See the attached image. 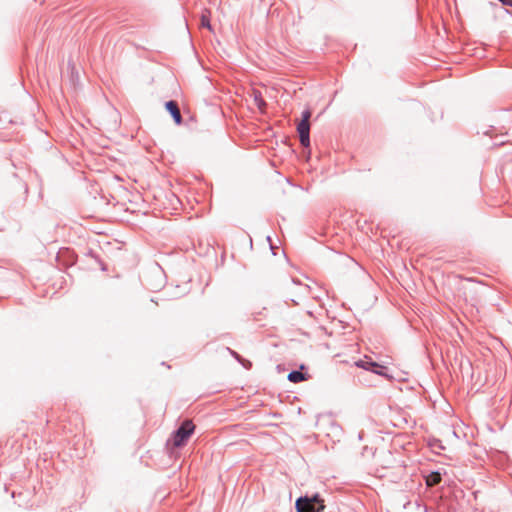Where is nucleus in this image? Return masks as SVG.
<instances>
[{"label":"nucleus","mask_w":512,"mask_h":512,"mask_svg":"<svg viewBox=\"0 0 512 512\" xmlns=\"http://www.w3.org/2000/svg\"><path fill=\"white\" fill-rule=\"evenodd\" d=\"M311 111L306 109L302 112V119L297 125V132L299 134V140L303 147L310 146V120Z\"/></svg>","instance_id":"nucleus-1"},{"label":"nucleus","mask_w":512,"mask_h":512,"mask_svg":"<svg viewBox=\"0 0 512 512\" xmlns=\"http://www.w3.org/2000/svg\"><path fill=\"white\" fill-rule=\"evenodd\" d=\"M194 424L191 420L184 421L173 435V444L176 447L183 446L194 431Z\"/></svg>","instance_id":"nucleus-2"},{"label":"nucleus","mask_w":512,"mask_h":512,"mask_svg":"<svg viewBox=\"0 0 512 512\" xmlns=\"http://www.w3.org/2000/svg\"><path fill=\"white\" fill-rule=\"evenodd\" d=\"M302 499H307L309 502V506H304L305 509L308 510H317V511H323L325 506L323 504V501L319 498L318 495H314L313 497H301Z\"/></svg>","instance_id":"nucleus-3"},{"label":"nucleus","mask_w":512,"mask_h":512,"mask_svg":"<svg viewBox=\"0 0 512 512\" xmlns=\"http://www.w3.org/2000/svg\"><path fill=\"white\" fill-rule=\"evenodd\" d=\"M166 109L170 112V114L172 115L176 124H181L182 116H181V113H180L177 103L172 100L168 101L166 103Z\"/></svg>","instance_id":"nucleus-4"},{"label":"nucleus","mask_w":512,"mask_h":512,"mask_svg":"<svg viewBox=\"0 0 512 512\" xmlns=\"http://www.w3.org/2000/svg\"><path fill=\"white\" fill-rule=\"evenodd\" d=\"M355 364L357 367L363 368L365 370H372L373 368L379 367L376 362L372 361L367 356L364 359L357 361Z\"/></svg>","instance_id":"nucleus-5"},{"label":"nucleus","mask_w":512,"mask_h":512,"mask_svg":"<svg viewBox=\"0 0 512 512\" xmlns=\"http://www.w3.org/2000/svg\"><path fill=\"white\" fill-rule=\"evenodd\" d=\"M441 481V474L439 472H431L426 477V484L430 487L439 484Z\"/></svg>","instance_id":"nucleus-6"},{"label":"nucleus","mask_w":512,"mask_h":512,"mask_svg":"<svg viewBox=\"0 0 512 512\" xmlns=\"http://www.w3.org/2000/svg\"><path fill=\"white\" fill-rule=\"evenodd\" d=\"M309 506V502L307 499H302V498H299L297 501H296V510L297 512H321V511H317V510H308V509H305L304 506Z\"/></svg>","instance_id":"nucleus-7"},{"label":"nucleus","mask_w":512,"mask_h":512,"mask_svg":"<svg viewBox=\"0 0 512 512\" xmlns=\"http://www.w3.org/2000/svg\"><path fill=\"white\" fill-rule=\"evenodd\" d=\"M253 97H254V103L255 105L260 109L262 110L265 106H266V102L264 101V99L262 98V95L259 91H254L253 92Z\"/></svg>","instance_id":"nucleus-8"},{"label":"nucleus","mask_w":512,"mask_h":512,"mask_svg":"<svg viewBox=\"0 0 512 512\" xmlns=\"http://www.w3.org/2000/svg\"><path fill=\"white\" fill-rule=\"evenodd\" d=\"M288 380L293 383H298L304 380V374L300 371H292L288 375Z\"/></svg>","instance_id":"nucleus-9"},{"label":"nucleus","mask_w":512,"mask_h":512,"mask_svg":"<svg viewBox=\"0 0 512 512\" xmlns=\"http://www.w3.org/2000/svg\"><path fill=\"white\" fill-rule=\"evenodd\" d=\"M201 26L205 27V28H207L209 30H212L209 16L207 14H205V13H203L202 16H201Z\"/></svg>","instance_id":"nucleus-10"},{"label":"nucleus","mask_w":512,"mask_h":512,"mask_svg":"<svg viewBox=\"0 0 512 512\" xmlns=\"http://www.w3.org/2000/svg\"><path fill=\"white\" fill-rule=\"evenodd\" d=\"M232 355L239 361L241 362L246 368L250 367L251 363L249 361H244L240 358V356L234 352V351H231Z\"/></svg>","instance_id":"nucleus-11"},{"label":"nucleus","mask_w":512,"mask_h":512,"mask_svg":"<svg viewBox=\"0 0 512 512\" xmlns=\"http://www.w3.org/2000/svg\"><path fill=\"white\" fill-rule=\"evenodd\" d=\"M499 1L502 2L504 5L512 6V0H499Z\"/></svg>","instance_id":"nucleus-12"}]
</instances>
